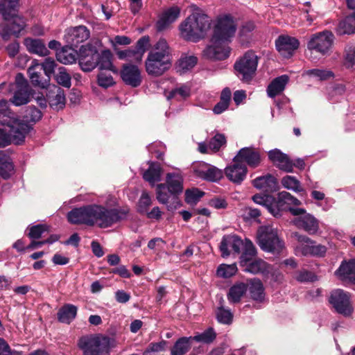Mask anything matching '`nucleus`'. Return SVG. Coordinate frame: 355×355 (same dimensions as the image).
Listing matches in <instances>:
<instances>
[{"label":"nucleus","mask_w":355,"mask_h":355,"mask_svg":"<svg viewBox=\"0 0 355 355\" xmlns=\"http://www.w3.org/2000/svg\"><path fill=\"white\" fill-rule=\"evenodd\" d=\"M217 319L220 322L230 324L232 320V314L230 310L223 307L218 308L216 312Z\"/></svg>","instance_id":"obj_59"},{"label":"nucleus","mask_w":355,"mask_h":355,"mask_svg":"<svg viewBox=\"0 0 355 355\" xmlns=\"http://www.w3.org/2000/svg\"><path fill=\"white\" fill-rule=\"evenodd\" d=\"M40 66L42 67L44 73L50 78L51 75L54 73L56 63L53 59L47 58L43 63H40Z\"/></svg>","instance_id":"obj_60"},{"label":"nucleus","mask_w":355,"mask_h":355,"mask_svg":"<svg viewBox=\"0 0 355 355\" xmlns=\"http://www.w3.org/2000/svg\"><path fill=\"white\" fill-rule=\"evenodd\" d=\"M165 345L166 342L164 340L159 343H152L148 346L146 349L144 351V354L146 355L150 352H162L164 349Z\"/></svg>","instance_id":"obj_64"},{"label":"nucleus","mask_w":355,"mask_h":355,"mask_svg":"<svg viewBox=\"0 0 355 355\" xmlns=\"http://www.w3.org/2000/svg\"><path fill=\"white\" fill-rule=\"evenodd\" d=\"M249 291L252 298L256 301H262L264 298V289L259 279L250 280Z\"/></svg>","instance_id":"obj_40"},{"label":"nucleus","mask_w":355,"mask_h":355,"mask_svg":"<svg viewBox=\"0 0 355 355\" xmlns=\"http://www.w3.org/2000/svg\"><path fill=\"white\" fill-rule=\"evenodd\" d=\"M337 31L340 35H350L355 33V12L346 16L339 22Z\"/></svg>","instance_id":"obj_34"},{"label":"nucleus","mask_w":355,"mask_h":355,"mask_svg":"<svg viewBox=\"0 0 355 355\" xmlns=\"http://www.w3.org/2000/svg\"><path fill=\"white\" fill-rule=\"evenodd\" d=\"M281 183L282 186L287 189L292 190L295 192H300L303 191L300 182L294 176H284L282 178Z\"/></svg>","instance_id":"obj_48"},{"label":"nucleus","mask_w":355,"mask_h":355,"mask_svg":"<svg viewBox=\"0 0 355 355\" xmlns=\"http://www.w3.org/2000/svg\"><path fill=\"white\" fill-rule=\"evenodd\" d=\"M90 32L87 28L85 26H79L67 29L64 37L68 44L77 46L88 40Z\"/></svg>","instance_id":"obj_22"},{"label":"nucleus","mask_w":355,"mask_h":355,"mask_svg":"<svg viewBox=\"0 0 355 355\" xmlns=\"http://www.w3.org/2000/svg\"><path fill=\"white\" fill-rule=\"evenodd\" d=\"M180 10L178 6H173L162 12L156 26L158 31H163L180 16Z\"/></svg>","instance_id":"obj_28"},{"label":"nucleus","mask_w":355,"mask_h":355,"mask_svg":"<svg viewBox=\"0 0 355 355\" xmlns=\"http://www.w3.org/2000/svg\"><path fill=\"white\" fill-rule=\"evenodd\" d=\"M130 209L128 207L107 209L98 205H90L72 209L67 215L68 220L76 225H96L107 228L127 218Z\"/></svg>","instance_id":"obj_1"},{"label":"nucleus","mask_w":355,"mask_h":355,"mask_svg":"<svg viewBox=\"0 0 355 355\" xmlns=\"http://www.w3.org/2000/svg\"><path fill=\"white\" fill-rule=\"evenodd\" d=\"M56 58L62 64H73L76 60V53L71 48L66 46L57 52Z\"/></svg>","instance_id":"obj_39"},{"label":"nucleus","mask_w":355,"mask_h":355,"mask_svg":"<svg viewBox=\"0 0 355 355\" xmlns=\"http://www.w3.org/2000/svg\"><path fill=\"white\" fill-rule=\"evenodd\" d=\"M77 345L83 355H110V349L114 346L112 338L92 335L80 337Z\"/></svg>","instance_id":"obj_7"},{"label":"nucleus","mask_w":355,"mask_h":355,"mask_svg":"<svg viewBox=\"0 0 355 355\" xmlns=\"http://www.w3.org/2000/svg\"><path fill=\"white\" fill-rule=\"evenodd\" d=\"M49 96L52 107L56 109L62 108L66 102L64 90L60 87L54 85L53 89L51 91Z\"/></svg>","instance_id":"obj_36"},{"label":"nucleus","mask_w":355,"mask_h":355,"mask_svg":"<svg viewBox=\"0 0 355 355\" xmlns=\"http://www.w3.org/2000/svg\"><path fill=\"white\" fill-rule=\"evenodd\" d=\"M15 8V5L6 7L4 3H0V13L4 20L9 22L0 26V36L4 40H9L11 35L18 36L26 26L25 19L17 13Z\"/></svg>","instance_id":"obj_6"},{"label":"nucleus","mask_w":355,"mask_h":355,"mask_svg":"<svg viewBox=\"0 0 355 355\" xmlns=\"http://www.w3.org/2000/svg\"><path fill=\"white\" fill-rule=\"evenodd\" d=\"M248 289V285L244 283H238L232 286L229 291L227 298L229 301L236 303L240 301Z\"/></svg>","instance_id":"obj_38"},{"label":"nucleus","mask_w":355,"mask_h":355,"mask_svg":"<svg viewBox=\"0 0 355 355\" xmlns=\"http://www.w3.org/2000/svg\"><path fill=\"white\" fill-rule=\"evenodd\" d=\"M230 48L227 42L219 40L216 42L211 38V44L208 45L203 51V56L207 59L214 60H222L230 56Z\"/></svg>","instance_id":"obj_16"},{"label":"nucleus","mask_w":355,"mask_h":355,"mask_svg":"<svg viewBox=\"0 0 355 355\" xmlns=\"http://www.w3.org/2000/svg\"><path fill=\"white\" fill-rule=\"evenodd\" d=\"M150 46V39L148 35L141 37L136 43L135 49L141 54V57Z\"/></svg>","instance_id":"obj_57"},{"label":"nucleus","mask_w":355,"mask_h":355,"mask_svg":"<svg viewBox=\"0 0 355 355\" xmlns=\"http://www.w3.org/2000/svg\"><path fill=\"white\" fill-rule=\"evenodd\" d=\"M31 99L29 87L26 85L21 86L15 93L10 102L16 106L27 104Z\"/></svg>","instance_id":"obj_33"},{"label":"nucleus","mask_w":355,"mask_h":355,"mask_svg":"<svg viewBox=\"0 0 355 355\" xmlns=\"http://www.w3.org/2000/svg\"><path fill=\"white\" fill-rule=\"evenodd\" d=\"M161 175L162 168L159 164L151 162L148 170L144 173L143 178L151 185H154L156 182L160 181Z\"/></svg>","instance_id":"obj_35"},{"label":"nucleus","mask_w":355,"mask_h":355,"mask_svg":"<svg viewBox=\"0 0 355 355\" xmlns=\"http://www.w3.org/2000/svg\"><path fill=\"white\" fill-rule=\"evenodd\" d=\"M352 261H351L348 263H343L335 272V274L342 280H349L352 282Z\"/></svg>","instance_id":"obj_46"},{"label":"nucleus","mask_w":355,"mask_h":355,"mask_svg":"<svg viewBox=\"0 0 355 355\" xmlns=\"http://www.w3.org/2000/svg\"><path fill=\"white\" fill-rule=\"evenodd\" d=\"M288 81L289 77L287 75H282L273 79L267 87L268 96L274 98L280 94L284 90Z\"/></svg>","instance_id":"obj_29"},{"label":"nucleus","mask_w":355,"mask_h":355,"mask_svg":"<svg viewBox=\"0 0 355 355\" xmlns=\"http://www.w3.org/2000/svg\"><path fill=\"white\" fill-rule=\"evenodd\" d=\"M234 162L246 163L250 168L258 167L261 162L260 152L252 147H245L239 150L233 159Z\"/></svg>","instance_id":"obj_19"},{"label":"nucleus","mask_w":355,"mask_h":355,"mask_svg":"<svg viewBox=\"0 0 355 355\" xmlns=\"http://www.w3.org/2000/svg\"><path fill=\"white\" fill-rule=\"evenodd\" d=\"M256 250L251 241H248L245 245V252L241 257V266L245 272L253 274L261 273L263 275H268L272 272V267L262 259H255L250 261L246 258L247 255L254 256Z\"/></svg>","instance_id":"obj_11"},{"label":"nucleus","mask_w":355,"mask_h":355,"mask_svg":"<svg viewBox=\"0 0 355 355\" xmlns=\"http://www.w3.org/2000/svg\"><path fill=\"white\" fill-rule=\"evenodd\" d=\"M121 77L126 85L132 87H137L142 81L140 69L136 65L130 64L123 66L121 71Z\"/></svg>","instance_id":"obj_23"},{"label":"nucleus","mask_w":355,"mask_h":355,"mask_svg":"<svg viewBox=\"0 0 355 355\" xmlns=\"http://www.w3.org/2000/svg\"><path fill=\"white\" fill-rule=\"evenodd\" d=\"M280 202H283L284 207H286V209L289 211V208H293L291 206H299L301 202L291 193L287 191H282L279 193Z\"/></svg>","instance_id":"obj_52"},{"label":"nucleus","mask_w":355,"mask_h":355,"mask_svg":"<svg viewBox=\"0 0 355 355\" xmlns=\"http://www.w3.org/2000/svg\"><path fill=\"white\" fill-rule=\"evenodd\" d=\"M216 337V334L212 328H209L202 332V334H198L191 337V339L197 342H201L204 343H212Z\"/></svg>","instance_id":"obj_54"},{"label":"nucleus","mask_w":355,"mask_h":355,"mask_svg":"<svg viewBox=\"0 0 355 355\" xmlns=\"http://www.w3.org/2000/svg\"><path fill=\"white\" fill-rule=\"evenodd\" d=\"M203 195L204 192L198 189L187 190L185 192V201L188 204H196Z\"/></svg>","instance_id":"obj_56"},{"label":"nucleus","mask_w":355,"mask_h":355,"mask_svg":"<svg viewBox=\"0 0 355 355\" xmlns=\"http://www.w3.org/2000/svg\"><path fill=\"white\" fill-rule=\"evenodd\" d=\"M292 236L297 242L295 248L296 254L313 257H324L325 255L326 246L318 244L308 236L297 232L293 233Z\"/></svg>","instance_id":"obj_12"},{"label":"nucleus","mask_w":355,"mask_h":355,"mask_svg":"<svg viewBox=\"0 0 355 355\" xmlns=\"http://www.w3.org/2000/svg\"><path fill=\"white\" fill-rule=\"evenodd\" d=\"M100 54L92 46H82L80 49L79 64L84 71H91L98 65Z\"/></svg>","instance_id":"obj_17"},{"label":"nucleus","mask_w":355,"mask_h":355,"mask_svg":"<svg viewBox=\"0 0 355 355\" xmlns=\"http://www.w3.org/2000/svg\"><path fill=\"white\" fill-rule=\"evenodd\" d=\"M41 118L42 112L38 108L35 107H28L26 108L25 111L24 119H21V121H22L23 123H26L27 125H28L31 127V130L32 129V125H30L29 123H35L39 120H40Z\"/></svg>","instance_id":"obj_43"},{"label":"nucleus","mask_w":355,"mask_h":355,"mask_svg":"<svg viewBox=\"0 0 355 355\" xmlns=\"http://www.w3.org/2000/svg\"><path fill=\"white\" fill-rule=\"evenodd\" d=\"M334 41V35L331 31L317 33L311 35L307 42V49L322 55H326L330 52Z\"/></svg>","instance_id":"obj_13"},{"label":"nucleus","mask_w":355,"mask_h":355,"mask_svg":"<svg viewBox=\"0 0 355 355\" xmlns=\"http://www.w3.org/2000/svg\"><path fill=\"white\" fill-rule=\"evenodd\" d=\"M55 79L58 84L62 87L69 88L71 87V76L67 72L65 67H61L58 69V72L55 74Z\"/></svg>","instance_id":"obj_49"},{"label":"nucleus","mask_w":355,"mask_h":355,"mask_svg":"<svg viewBox=\"0 0 355 355\" xmlns=\"http://www.w3.org/2000/svg\"><path fill=\"white\" fill-rule=\"evenodd\" d=\"M268 158L279 170L286 173L293 172L292 160L279 149H274L268 153Z\"/></svg>","instance_id":"obj_26"},{"label":"nucleus","mask_w":355,"mask_h":355,"mask_svg":"<svg viewBox=\"0 0 355 355\" xmlns=\"http://www.w3.org/2000/svg\"><path fill=\"white\" fill-rule=\"evenodd\" d=\"M151 204L152 201L150 197L147 193L144 192L139 200V211L141 213L146 212Z\"/></svg>","instance_id":"obj_61"},{"label":"nucleus","mask_w":355,"mask_h":355,"mask_svg":"<svg viewBox=\"0 0 355 355\" xmlns=\"http://www.w3.org/2000/svg\"><path fill=\"white\" fill-rule=\"evenodd\" d=\"M100 69L110 70L116 72L112 62V53L110 51H104L100 54V58L97 65Z\"/></svg>","instance_id":"obj_44"},{"label":"nucleus","mask_w":355,"mask_h":355,"mask_svg":"<svg viewBox=\"0 0 355 355\" xmlns=\"http://www.w3.org/2000/svg\"><path fill=\"white\" fill-rule=\"evenodd\" d=\"M196 175L209 182H217L223 177L222 170L207 163H201L195 169Z\"/></svg>","instance_id":"obj_24"},{"label":"nucleus","mask_w":355,"mask_h":355,"mask_svg":"<svg viewBox=\"0 0 355 355\" xmlns=\"http://www.w3.org/2000/svg\"><path fill=\"white\" fill-rule=\"evenodd\" d=\"M190 340L191 337H182L178 339L171 349V355H184L191 348Z\"/></svg>","instance_id":"obj_41"},{"label":"nucleus","mask_w":355,"mask_h":355,"mask_svg":"<svg viewBox=\"0 0 355 355\" xmlns=\"http://www.w3.org/2000/svg\"><path fill=\"white\" fill-rule=\"evenodd\" d=\"M171 50L165 39H159L148 52L145 61L148 75L162 76L171 66Z\"/></svg>","instance_id":"obj_3"},{"label":"nucleus","mask_w":355,"mask_h":355,"mask_svg":"<svg viewBox=\"0 0 355 355\" xmlns=\"http://www.w3.org/2000/svg\"><path fill=\"white\" fill-rule=\"evenodd\" d=\"M257 239L260 248L266 252L279 253L284 248L277 230L272 225L260 227L257 232Z\"/></svg>","instance_id":"obj_8"},{"label":"nucleus","mask_w":355,"mask_h":355,"mask_svg":"<svg viewBox=\"0 0 355 355\" xmlns=\"http://www.w3.org/2000/svg\"><path fill=\"white\" fill-rule=\"evenodd\" d=\"M226 144V138L224 135L217 133L209 142V148L213 153L218 152L220 148Z\"/></svg>","instance_id":"obj_53"},{"label":"nucleus","mask_w":355,"mask_h":355,"mask_svg":"<svg viewBox=\"0 0 355 355\" xmlns=\"http://www.w3.org/2000/svg\"><path fill=\"white\" fill-rule=\"evenodd\" d=\"M252 184L254 187L266 192H273L277 189L276 178L270 174L257 178Z\"/></svg>","instance_id":"obj_30"},{"label":"nucleus","mask_w":355,"mask_h":355,"mask_svg":"<svg viewBox=\"0 0 355 355\" xmlns=\"http://www.w3.org/2000/svg\"><path fill=\"white\" fill-rule=\"evenodd\" d=\"M344 65L348 69L355 67V43H349L345 46Z\"/></svg>","instance_id":"obj_47"},{"label":"nucleus","mask_w":355,"mask_h":355,"mask_svg":"<svg viewBox=\"0 0 355 355\" xmlns=\"http://www.w3.org/2000/svg\"><path fill=\"white\" fill-rule=\"evenodd\" d=\"M78 307L71 304H66L58 311L57 315L60 322L69 324L76 316Z\"/></svg>","instance_id":"obj_32"},{"label":"nucleus","mask_w":355,"mask_h":355,"mask_svg":"<svg viewBox=\"0 0 355 355\" xmlns=\"http://www.w3.org/2000/svg\"><path fill=\"white\" fill-rule=\"evenodd\" d=\"M197 61V58L193 55L182 57L178 62L179 71L181 73H184L191 69L196 64Z\"/></svg>","instance_id":"obj_50"},{"label":"nucleus","mask_w":355,"mask_h":355,"mask_svg":"<svg viewBox=\"0 0 355 355\" xmlns=\"http://www.w3.org/2000/svg\"><path fill=\"white\" fill-rule=\"evenodd\" d=\"M191 94V88L187 85H182L171 90L168 96V98H175L181 101L187 98Z\"/></svg>","instance_id":"obj_51"},{"label":"nucleus","mask_w":355,"mask_h":355,"mask_svg":"<svg viewBox=\"0 0 355 355\" xmlns=\"http://www.w3.org/2000/svg\"><path fill=\"white\" fill-rule=\"evenodd\" d=\"M295 279L300 282H314L316 279V277L313 273L303 270L297 272Z\"/></svg>","instance_id":"obj_63"},{"label":"nucleus","mask_w":355,"mask_h":355,"mask_svg":"<svg viewBox=\"0 0 355 355\" xmlns=\"http://www.w3.org/2000/svg\"><path fill=\"white\" fill-rule=\"evenodd\" d=\"M183 181L180 172L168 173L166 176V184L157 185V199L160 203L166 205L168 211L175 210L180 206L178 196L183 191Z\"/></svg>","instance_id":"obj_4"},{"label":"nucleus","mask_w":355,"mask_h":355,"mask_svg":"<svg viewBox=\"0 0 355 355\" xmlns=\"http://www.w3.org/2000/svg\"><path fill=\"white\" fill-rule=\"evenodd\" d=\"M248 173L247 166L239 162H234L227 166L224 171V173L227 179L236 184L242 182L246 177Z\"/></svg>","instance_id":"obj_25"},{"label":"nucleus","mask_w":355,"mask_h":355,"mask_svg":"<svg viewBox=\"0 0 355 355\" xmlns=\"http://www.w3.org/2000/svg\"><path fill=\"white\" fill-rule=\"evenodd\" d=\"M14 171V166L10 157L3 152H0V175L8 178Z\"/></svg>","instance_id":"obj_37"},{"label":"nucleus","mask_w":355,"mask_h":355,"mask_svg":"<svg viewBox=\"0 0 355 355\" xmlns=\"http://www.w3.org/2000/svg\"><path fill=\"white\" fill-rule=\"evenodd\" d=\"M236 31L234 17L230 14L221 15L216 18L211 37L215 42L219 40L228 42L234 36Z\"/></svg>","instance_id":"obj_10"},{"label":"nucleus","mask_w":355,"mask_h":355,"mask_svg":"<svg viewBox=\"0 0 355 355\" xmlns=\"http://www.w3.org/2000/svg\"><path fill=\"white\" fill-rule=\"evenodd\" d=\"M289 211L293 216H297L293 220V223L297 227L302 228L309 234H315L319 230L318 220L302 208H289Z\"/></svg>","instance_id":"obj_14"},{"label":"nucleus","mask_w":355,"mask_h":355,"mask_svg":"<svg viewBox=\"0 0 355 355\" xmlns=\"http://www.w3.org/2000/svg\"><path fill=\"white\" fill-rule=\"evenodd\" d=\"M98 83L101 87L107 88L114 84L111 75L101 72L98 76Z\"/></svg>","instance_id":"obj_62"},{"label":"nucleus","mask_w":355,"mask_h":355,"mask_svg":"<svg viewBox=\"0 0 355 355\" xmlns=\"http://www.w3.org/2000/svg\"><path fill=\"white\" fill-rule=\"evenodd\" d=\"M306 73L314 76L320 80H326L334 77V73L327 69H313L308 70Z\"/></svg>","instance_id":"obj_55"},{"label":"nucleus","mask_w":355,"mask_h":355,"mask_svg":"<svg viewBox=\"0 0 355 355\" xmlns=\"http://www.w3.org/2000/svg\"><path fill=\"white\" fill-rule=\"evenodd\" d=\"M118 58L121 60H124L130 62L137 63L142 60L141 54L135 49H125L123 51H119L116 53Z\"/></svg>","instance_id":"obj_42"},{"label":"nucleus","mask_w":355,"mask_h":355,"mask_svg":"<svg viewBox=\"0 0 355 355\" xmlns=\"http://www.w3.org/2000/svg\"><path fill=\"white\" fill-rule=\"evenodd\" d=\"M329 302L336 311L345 316H349L353 312L351 295L341 289L331 292Z\"/></svg>","instance_id":"obj_15"},{"label":"nucleus","mask_w":355,"mask_h":355,"mask_svg":"<svg viewBox=\"0 0 355 355\" xmlns=\"http://www.w3.org/2000/svg\"><path fill=\"white\" fill-rule=\"evenodd\" d=\"M210 26V19L207 15L196 12L182 21L179 29L184 40L196 42L205 37Z\"/></svg>","instance_id":"obj_5"},{"label":"nucleus","mask_w":355,"mask_h":355,"mask_svg":"<svg viewBox=\"0 0 355 355\" xmlns=\"http://www.w3.org/2000/svg\"><path fill=\"white\" fill-rule=\"evenodd\" d=\"M243 245V241L239 236L227 235L223 238L220 245V250L222 252V256L226 257L230 254V249L239 254Z\"/></svg>","instance_id":"obj_27"},{"label":"nucleus","mask_w":355,"mask_h":355,"mask_svg":"<svg viewBox=\"0 0 355 355\" xmlns=\"http://www.w3.org/2000/svg\"><path fill=\"white\" fill-rule=\"evenodd\" d=\"M0 148L10 144H21L30 132L31 127L21 121V119L10 108L8 101L0 100Z\"/></svg>","instance_id":"obj_2"},{"label":"nucleus","mask_w":355,"mask_h":355,"mask_svg":"<svg viewBox=\"0 0 355 355\" xmlns=\"http://www.w3.org/2000/svg\"><path fill=\"white\" fill-rule=\"evenodd\" d=\"M259 58L253 51H248L234 64L236 75L243 82H250L255 75Z\"/></svg>","instance_id":"obj_9"},{"label":"nucleus","mask_w":355,"mask_h":355,"mask_svg":"<svg viewBox=\"0 0 355 355\" xmlns=\"http://www.w3.org/2000/svg\"><path fill=\"white\" fill-rule=\"evenodd\" d=\"M252 200L255 203L264 206L275 217L280 216V211L287 208L284 207L282 202H280L279 195L276 199L270 195L256 194L252 197Z\"/></svg>","instance_id":"obj_18"},{"label":"nucleus","mask_w":355,"mask_h":355,"mask_svg":"<svg viewBox=\"0 0 355 355\" xmlns=\"http://www.w3.org/2000/svg\"><path fill=\"white\" fill-rule=\"evenodd\" d=\"M275 45L277 50L282 56L288 58L298 49L300 42L295 37L283 35L276 40Z\"/></svg>","instance_id":"obj_21"},{"label":"nucleus","mask_w":355,"mask_h":355,"mask_svg":"<svg viewBox=\"0 0 355 355\" xmlns=\"http://www.w3.org/2000/svg\"><path fill=\"white\" fill-rule=\"evenodd\" d=\"M48 231V226L46 225L39 224L30 228L28 236L31 239H37L40 238L44 232Z\"/></svg>","instance_id":"obj_58"},{"label":"nucleus","mask_w":355,"mask_h":355,"mask_svg":"<svg viewBox=\"0 0 355 355\" xmlns=\"http://www.w3.org/2000/svg\"><path fill=\"white\" fill-rule=\"evenodd\" d=\"M238 270L237 266L235 263L225 264L222 263L218 266L216 270V275L221 278H230L234 276Z\"/></svg>","instance_id":"obj_45"},{"label":"nucleus","mask_w":355,"mask_h":355,"mask_svg":"<svg viewBox=\"0 0 355 355\" xmlns=\"http://www.w3.org/2000/svg\"><path fill=\"white\" fill-rule=\"evenodd\" d=\"M24 44L28 52L40 56H46L49 54V51L41 40L28 37L25 39Z\"/></svg>","instance_id":"obj_31"},{"label":"nucleus","mask_w":355,"mask_h":355,"mask_svg":"<svg viewBox=\"0 0 355 355\" xmlns=\"http://www.w3.org/2000/svg\"><path fill=\"white\" fill-rule=\"evenodd\" d=\"M28 73L31 83L35 87L44 89L49 85L50 78L42 71V67L37 60H33L28 69Z\"/></svg>","instance_id":"obj_20"}]
</instances>
